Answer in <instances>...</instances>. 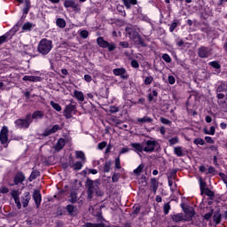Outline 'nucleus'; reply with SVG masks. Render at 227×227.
<instances>
[{
  "instance_id": "obj_1",
  "label": "nucleus",
  "mask_w": 227,
  "mask_h": 227,
  "mask_svg": "<svg viewBox=\"0 0 227 227\" xmlns=\"http://www.w3.org/2000/svg\"><path fill=\"white\" fill-rule=\"evenodd\" d=\"M37 51L43 56H47L52 51V41L48 39H42L39 42Z\"/></svg>"
},
{
  "instance_id": "obj_2",
  "label": "nucleus",
  "mask_w": 227,
  "mask_h": 227,
  "mask_svg": "<svg viewBox=\"0 0 227 227\" xmlns=\"http://www.w3.org/2000/svg\"><path fill=\"white\" fill-rule=\"evenodd\" d=\"M86 185L88 187V198L91 200L93 198V193L98 194V181H93L91 179H88L86 182Z\"/></svg>"
},
{
  "instance_id": "obj_3",
  "label": "nucleus",
  "mask_w": 227,
  "mask_h": 227,
  "mask_svg": "<svg viewBox=\"0 0 227 227\" xmlns=\"http://www.w3.org/2000/svg\"><path fill=\"white\" fill-rule=\"evenodd\" d=\"M97 42L99 47H102L103 49H108L110 51H113L114 49H116V44L114 43H108L107 41L104 40V37H98Z\"/></svg>"
},
{
  "instance_id": "obj_4",
  "label": "nucleus",
  "mask_w": 227,
  "mask_h": 227,
  "mask_svg": "<svg viewBox=\"0 0 227 227\" xmlns=\"http://www.w3.org/2000/svg\"><path fill=\"white\" fill-rule=\"evenodd\" d=\"M31 123H33L31 115L27 116L26 119H19L15 121V125H17L19 129H27Z\"/></svg>"
},
{
  "instance_id": "obj_5",
  "label": "nucleus",
  "mask_w": 227,
  "mask_h": 227,
  "mask_svg": "<svg viewBox=\"0 0 227 227\" xmlns=\"http://www.w3.org/2000/svg\"><path fill=\"white\" fill-rule=\"evenodd\" d=\"M217 97L218 98H225V104H227V84L223 83L217 88Z\"/></svg>"
},
{
  "instance_id": "obj_6",
  "label": "nucleus",
  "mask_w": 227,
  "mask_h": 227,
  "mask_svg": "<svg viewBox=\"0 0 227 227\" xmlns=\"http://www.w3.org/2000/svg\"><path fill=\"white\" fill-rule=\"evenodd\" d=\"M11 195H12V198H13L14 200L17 208L20 210L22 208V204L20 203V198L19 197L20 196V192L19 190H13L11 192Z\"/></svg>"
},
{
  "instance_id": "obj_7",
  "label": "nucleus",
  "mask_w": 227,
  "mask_h": 227,
  "mask_svg": "<svg viewBox=\"0 0 227 227\" xmlns=\"http://www.w3.org/2000/svg\"><path fill=\"white\" fill-rule=\"evenodd\" d=\"M200 58H210L212 56V49L207 47H200L199 49Z\"/></svg>"
},
{
  "instance_id": "obj_8",
  "label": "nucleus",
  "mask_w": 227,
  "mask_h": 227,
  "mask_svg": "<svg viewBox=\"0 0 227 227\" xmlns=\"http://www.w3.org/2000/svg\"><path fill=\"white\" fill-rule=\"evenodd\" d=\"M0 141L2 145H6L8 143V128L4 127L0 132Z\"/></svg>"
},
{
  "instance_id": "obj_9",
  "label": "nucleus",
  "mask_w": 227,
  "mask_h": 227,
  "mask_svg": "<svg viewBox=\"0 0 227 227\" xmlns=\"http://www.w3.org/2000/svg\"><path fill=\"white\" fill-rule=\"evenodd\" d=\"M184 214H186L185 221H191V219H192V217H194V215L196 214L194 212V207H184Z\"/></svg>"
},
{
  "instance_id": "obj_10",
  "label": "nucleus",
  "mask_w": 227,
  "mask_h": 227,
  "mask_svg": "<svg viewBox=\"0 0 227 227\" xmlns=\"http://www.w3.org/2000/svg\"><path fill=\"white\" fill-rule=\"evenodd\" d=\"M64 6L65 8H72L73 10H80L79 4L74 0H66Z\"/></svg>"
},
{
  "instance_id": "obj_11",
  "label": "nucleus",
  "mask_w": 227,
  "mask_h": 227,
  "mask_svg": "<svg viewBox=\"0 0 227 227\" xmlns=\"http://www.w3.org/2000/svg\"><path fill=\"white\" fill-rule=\"evenodd\" d=\"M155 150V142L148 140L144 146V152H153Z\"/></svg>"
},
{
  "instance_id": "obj_12",
  "label": "nucleus",
  "mask_w": 227,
  "mask_h": 227,
  "mask_svg": "<svg viewBox=\"0 0 227 227\" xmlns=\"http://www.w3.org/2000/svg\"><path fill=\"white\" fill-rule=\"evenodd\" d=\"M33 198L35 201L36 207H40V203H42V195L40 194V191H34Z\"/></svg>"
},
{
  "instance_id": "obj_13",
  "label": "nucleus",
  "mask_w": 227,
  "mask_h": 227,
  "mask_svg": "<svg viewBox=\"0 0 227 227\" xmlns=\"http://www.w3.org/2000/svg\"><path fill=\"white\" fill-rule=\"evenodd\" d=\"M72 114H74V106H67L64 111V116L67 119H70Z\"/></svg>"
},
{
  "instance_id": "obj_14",
  "label": "nucleus",
  "mask_w": 227,
  "mask_h": 227,
  "mask_svg": "<svg viewBox=\"0 0 227 227\" xmlns=\"http://www.w3.org/2000/svg\"><path fill=\"white\" fill-rule=\"evenodd\" d=\"M25 176H24V174H22V173H18L17 175H16V176L14 177V184H16V185H19V184H22L23 182H24V180H25Z\"/></svg>"
},
{
  "instance_id": "obj_15",
  "label": "nucleus",
  "mask_w": 227,
  "mask_h": 227,
  "mask_svg": "<svg viewBox=\"0 0 227 227\" xmlns=\"http://www.w3.org/2000/svg\"><path fill=\"white\" fill-rule=\"evenodd\" d=\"M31 118L32 120H35V121H38V120H42L43 118V112L37 110L33 113Z\"/></svg>"
},
{
  "instance_id": "obj_16",
  "label": "nucleus",
  "mask_w": 227,
  "mask_h": 227,
  "mask_svg": "<svg viewBox=\"0 0 227 227\" xmlns=\"http://www.w3.org/2000/svg\"><path fill=\"white\" fill-rule=\"evenodd\" d=\"M29 200H31V197L29 196V192H25L24 196L22 197V200H21V203L24 207H26L29 205Z\"/></svg>"
},
{
  "instance_id": "obj_17",
  "label": "nucleus",
  "mask_w": 227,
  "mask_h": 227,
  "mask_svg": "<svg viewBox=\"0 0 227 227\" xmlns=\"http://www.w3.org/2000/svg\"><path fill=\"white\" fill-rule=\"evenodd\" d=\"M59 129V125H54L51 129H46L43 133V136H51V134H54L58 132Z\"/></svg>"
},
{
  "instance_id": "obj_18",
  "label": "nucleus",
  "mask_w": 227,
  "mask_h": 227,
  "mask_svg": "<svg viewBox=\"0 0 227 227\" xmlns=\"http://www.w3.org/2000/svg\"><path fill=\"white\" fill-rule=\"evenodd\" d=\"M74 95L75 98L79 100V102H84V94L82 93V91L74 90Z\"/></svg>"
},
{
  "instance_id": "obj_19",
  "label": "nucleus",
  "mask_w": 227,
  "mask_h": 227,
  "mask_svg": "<svg viewBox=\"0 0 227 227\" xmlns=\"http://www.w3.org/2000/svg\"><path fill=\"white\" fill-rule=\"evenodd\" d=\"M23 81H30V82H40V77L26 75L23 77Z\"/></svg>"
},
{
  "instance_id": "obj_20",
  "label": "nucleus",
  "mask_w": 227,
  "mask_h": 227,
  "mask_svg": "<svg viewBox=\"0 0 227 227\" xmlns=\"http://www.w3.org/2000/svg\"><path fill=\"white\" fill-rule=\"evenodd\" d=\"M137 121H138V123H152L153 119L148 116H145L143 118L137 119Z\"/></svg>"
},
{
  "instance_id": "obj_21",
  "label": "nucleus",
  "mask_w": 227,
  "mask_h": 227,
  "mask_svg": "<svg viewBox=\"0 0 227 227\" xmlns=\"http://www.w3.org/2000/svg\"><path fill=\"white\" fill-rule=\"evenodd\" d=\"M65 146V139L60 138L59 139L57 145H55V150L59 151Z\"/></svg>"
},
{
  "instance_id": "obj_22",
  "label": "nucleus",
  "mask_w": 227,
  "mask_h": 227,
  "mask_svg": "<svg viewBox=\"0 0 227 227\" xmlns=\"http://www.w3.org/2000/svg\"><path fill=\"white\" fill-rule=\"evenodd\" d=\"M143 169H145V165L140 164L136 169L133 170V173L137 176H139V175H141V173H143Z\"/></svg>"
},
{
  "instance_id": "obj_23",
  "label": "nucleus",
  "mask_w": 227,
  "mask_h": 227,
  "mask_svg": "<svg viewBox=\"0 0 227 227\" xmlns=\"http://www.w3.org/2000/svg\"><path fill=\"white\" fill-rule=\"evenodd\" d=\"M132 148L136 150V152H143L145 151V147L141 145V144L133 143L131 144Z\"/></svg>"
},
{
  "instance_id": "obj_24",
  "label": "nucleus",
  "mask_w": 227,
  "mask_h": 227,
  "mask_svg": "<svg viewBox=\"0 0 227 227\" xmlns=\"http://www.w3.org/2000/svg\"><path fill=\"white\" fill-rule=\"evenodd\" d=\"M114 74L115 75H121L123 77V75H125V68H115L113 70Z\"/></svg>"
},
{
  "instance_id": "obj_25",
  "label": "nucleus",
  "mask_w": 227,
  "mask_h": 227,
  "mask_svg": "<svg viewBox=\"0 0 227 227\" xmlns=\"http://www.w3.org/2000/svg\"><path fill=\"white\" fill-rule=\"evenodd\" d=\"M151 187L153 192H157V189L159 188V182H157V179H152Z\"/></svg>"
},
{
  "instance_id": "obj_26",
  "label": "nucleus",
  "mask_w": 227,
  "mask_h": 227,
  "mask_svg": "<svg viewBox=\"0 0 227 227\" xmlns=\"http://www.w3.org/2000/svg\"><path fill=\"white\" fill-rule=\"evenodd\" d=\"M172 220L175 221V223H180V221H184V215L182 214H176L172 216Z\"/></svg>"
},
{
  "instance_id": "obj_27",
  "label": "nucleus",
  "mask_w": 227,
  "mask_h": 227,
  "mask_svg": "<svg viewBox=\"0 0 227 227\" xmlns=\"http://www.w3.org/2000/svg\"><path fill=\"white\" fill-rule=\"evenodd\" d=\"M76 159H80L81 160H86V155L82 151L75 152Z\"/></svg>"
},
{
  "instance_id": "obj_28",
  "label": "nucleus",
  "mask_w": 227,
  "mask_h": 227,
  "mask_svg": "<svg viewBox=\"0 0 227 227\" xmlns=\"http://www.w3.org/2000/svg\"><path fill=\"white\" fill-rule=\"evenodd\" d=\"M124 5L126 6V8H130V4H136V3H137V0H122Z\"/></svg>"
},
{
  "instance_id": "obj_29",
  "label": "nucleus",
  "mask_w": 227,
  "mask_h": 227,
  "mask_svg": "<svg viewBox=\"0 0 227 227\" xmlns=\"http://www.w3.org/2000/svg\"><path fill=\"white\" fill-rule=\"evenodd\" d=\"M200 191L201 193L205 192V191H208V188H207V184L202 179L200 180Z\"/></svg>"
},
{
  "instance_id": "obj_30",
  "label": "nucleus",
  "mask_w": 227,
  "mask_h": 227,
  "mask_svg": "<svg viewBox=\"0 0 227 227\" xmlns=\"http://www.w3.org/2000/svg\"><path fill=\"white\" fill-rule=\"evenodd\" d=\"M51 107H53V109H55V111H58L59 113L61 111V106H59V104L54 102V101H51L50 102Z\"/></svg>"
},
{
  "instance_id": "obj_31",
  "label": "nucleus",
  "mask_w": 227,
  "mask_h": 227,
  "mask_svg": "<svg viewBox=\"0 0 227 227\" xmlns=\"http://www.w3.org/2000/svg\"><path fill=\"white\" fill-rule=\"evenodd\" d=\"M85 227H107V226H106V224H104V223H85Z\"/></svg>"
},
{
  "instance_id": "obj_32",
  "label": "nucleus",
  "mask_w": 227,
  "mask_h": 227,
  "mask_svg": "<svg viewBox=\"0 0 227 227\" xmlns=\"http://www.w3.org/2000/svg\"><path fill=\"white\" fill-rule=\"evenodd\" d=\"M72 168L75 170V171H79L80 169H82V163L81 161H77L76 163H74Z\"/></svg>"
},
{
  "instance_id": "obj_33",
  "label": "nucleus",
  "mask_w": 227,
  "mask_h": 227,
  "mask_svg": "<svg viewBox=\"0 0 227 227\" xmlns=\"http://www.w3.org/2000/svg\"><path fill=\"white\" fill-rule=\"evenodd\" d=\"M213 221L216 223L219 224L221 223V215L219 213H215L213 216Z\"/></svg>"
},
{
  "instance_id": "obj_34",
  "label": "nucleus",
  "mask_w": 227,
  "mask_h": 227,
  "mask_svg": "<svg viewBox=\"0 0 227 227\" xmlns=\"http://www.w3.org/2000/svg\"><path fill=\"white\" fill-rule=\"evenodd\" d=\"M174 152L177 157H182L184 155V151H182V147H175Z\"/></svg>"
},
{
  "instance_id": "obj_35",
  "label": "nucleus",
  "mask_w": 227,
  "mask_h": 227,
  "mask_svg": "<svg viewBox=\"0 0 227 227\" xmlns=\"http://www.w3.org/2000/svg\"><path fill=\"white\" fill-rule=\"evenodd\" d=\"M57 26L59 27H65V26H67V22L63 19H58L57 20Z\"/></svg>"
},
{
  "instance_id": "obj_36",
  "label": "nucleus",
  "mask_w": 227,
  "mask_h": 227,
  "mask_svg": "<svg viewBox=\"0 0 227 227\" xmlns=\"http://www.w3.org/2000/svg\"><path fill=\"white\" fill-rule=\"evenodd\" d=\"M104 171L105 173H109V171H111V161H108L105 164Z\"/></svg>"
},
{
  "instance_id": "obj_37",
  "label": "nucleus",
  "mask_w": 227,
  "mask_h": 227,
  "mask_svg": "<svg viewBox=\"0 0 227 227\" xmlns=\"http://www.w3.org/2000/svg\"><path fill=\"white\" fill-rule=\"evenodd\" d=\"M193 143L194 145H200V146H203V145H205V140H203V138H197Z\"/></svg>"
},
{
  "instance_id": "obj_38",
  "label": "nucleus",
  "mask_w": 227,
  "mask_h": 227,
  "mask_svg": "<svg viewBox=\"0 0 227 227\" xmlns=\"http://www.w3.org/2000/svg\"><path fill=\"white\" fill-rule=\"evenodd\" d=\"M209 65L213 67V68H216V70H219V68H221V65H219V62L217 61L210 62Z\"/></svg>"
},
{
  "instance_id": "obj_39",
  "label": "nucleus",
  "mask_w": 227,
  "mask_h": 227,
  "mask_svg": "<svg viewBox=\"0 0 227 227\" xmlns=\"http://www.w3.org/2000/svg\"><path fill=\"white\" fill-rule=\"evenodd\" d=\"M160 121H161V123H163V125H171V121H169L164 117H160Z\"/></svg>"
},
{
  "instance_id": "obj_40",
  "label": "nucleus",
  "mask_w": 227,
  "mask_h": 227,
  "mask_svg": "<svg viewBox=\"0 0 227 227\" xmlns=\"http://www.w3.org/2000/svg\"><path fill=\"white\" fill-rule=\"evenodd\" d=\"M10 192V190L6 186H2L0 188V194H8Z\"/></svg>"
},
{
  "instance_id": "obj_41",
  "label": "nucleus",
  "mask_w": 227,
  "mask_h": 227,
  "mask_svg": "<svg viewBox=\"0 0 227 227\" xmlns=\"http://www.w3.org/2000/svg\"><path fill=\"white\" fill-rule=\"evenodd\" d=\"M158 93L156 92V90H153V93H150L148 95V99L149 102H152L153 100V97H157Z\"/></svg>"
},
{
  "instance_id": "obj_42",
  "label": "nucleus",
  "mask_w": 227,
  "mask_h": 227,
  "mask_svg": "<svg viewBox=\"0 0 227 227\" xmlns=\"http://www.w3.org/2000/svg\"><path fill=\"white\" fill-rule=\"evenodd\" d=\"M168 143H169V145H171V146H173V145H177V143H178V137H173V138H170L169 140H168Z\"/></svg>"
},
{
  "instance_id": "obj_43",
  "label": "nucleus",
  "mask_w": 227,
  "mask_h": 227,
  "mask_svg": "<svg viewBox=\"0 0 227 227\" xmlns=\"http://www.w3.org/2000/svg\"><path fill=\"white\" fill-rule=\"evenodd\" d=\"M206 134H208L209 136H214L215 134V128L214 126H211L208 131H206Z\"/></svg>"
},
{
  "instance_id": "obj_44",
  "label": "nucleus",
  "mask_w": 227,
  "mask_h": 227,
  "mask_svg": "<svg viewBox=\"0 0 227 227\" xmlns=\"http://www.w3.org/2000/svg\"><path fill=\"white\" fill-rule=\"evenodd\" d=\"M162 59L166 61V63H171V57L168 54L162 55Z\"/></svg>"
},
{
  "instance_id": "obj_45",
  "label": "nucleus",
  "mask_w": 227,
  "mask_h": 227,
  "mask_svg": "<svg viewBox=\"0 0 227 227\" xmlns=\"http://www.w3.org/2000/svg\"><path fill=\"white\" fill-rule=\"evenodd\" d=\"M164 214L168 215L169 214V210H171V206H169V204H165L164 205Z\"/></svg>"
},
{
  "instance_id": "obj_46",
  "label": "nucleus",
  "mask_w": 227,
  "mask_h": 227,
  "mask_svg": "<svg viewBox=\"0 0 227 227\" xmlns=\"http://www.w3.org/2000/svg\"><path fill=\"white\" fill-rule=\"evenodd\" d=\"M31 27H33V25H32L31 23H29V22L25 23V24L23 25V29H24L25 31H27V30L31 29Z\"/></svg>"
},
{
  "instance_id": "obj_47",
  "label": "nucleus",
  "mask_w": 227,
  "mask_h": 227,
  "mask_svg": "<svg viewBox=\"0 0 227 227\" xmlns=\"http://www.w3.org/2000/svg\"><path fill=\"white\" fill-rule=\"evenodd\" d=\"M153 82V77L152 76H147L145 80V84L148 85V84H152V82Z\"/></svg>"
},
{
  "instance_id": "obj_48",
  "label": "nucleus",
  "mask_w": 227,
  "mask_h": 227,
  "mask_svg": "<svg viewBox=\"0 0 227 227\" xmlns=\"http://www.w3.org/2000/svg\"><path fill=\"white\" fill-rule=\"evenodd\" d=\"M80 35L82 36V38H87L90 35V33H88V30H82L80 32Z\"/></svg>"
},
{
  "instance_id": "obj_49",
  "label": "nucleus",
  "mask_w": 227,
  "mask_h": 227,
  "mask_svg": "<svg viewBox=\"0 0 227 227\" xmlns=\"http://www.w3.org/2000/svg\"><path fill=\"white\" fill-rule=\"evenodd\" d=\"M115 168H116V169H121V162H120V157L115 159Z\"/></svg>"
},
{
  "instance_id": "obj_50",
  "label": "nucleus",
  "mask_w": 227,
  "mask_h": 227,
  "mask_svg": "<svg viewBox=\"0 0 227 227\" xmlns=\"http://www.w3.org/2000/svg\"><path fill=\"white\" fill-rule=\"evenodd\" d=\"M214 214V209H211L209 213H207L204 215V219H206L207 221H208V219H210V217H212V215Z\"/></svg>"
},
{
  "instance_id": "obj_51",
  "label": "nucleus",
  "mask_w": 227,
  "mask_h": 227,
  "mask_svg": "<svg viewBox=\"0 0 227 227\" xmlns=\"http://www.w3.org/2000/svg\"><path fill=\"white\" fill-rule=\"evenodd\" d=\"M106 146H107V142H101L98 144V148L99 150H104V148H106Z\"/></svg>"
},
{
  "instance_id": "obj_52",
  "label": "nucleus",
  "mask_w": 227,
  "mask_h": 227,
  "mask_svg": "<svg viewBox=\"0 0 227 227\" xmlns=\"http://www.w3.org/2000/svg\"><path fill=\"white\" fill-rule=\"evenodd\" d=\"M6 38H8V34H5V35L0 36V45L6 42Z\"/></svg>"
},
{
  "instance_id": "obj_53",
  "label": "nucleus",
  "mask_w": 227,
  "mask_h": 227,
  "mask_svg": "<svg viewBox=\"0 0 227 227\" xmlns=\"http://www.w3.org/2000/svg\"><path fill=\"white\" fill-rule=\"evenodd\" d=\"M129 152H130V149H129V147H123V148L120 151V155H122V153H129Z\"/></svg>"
},
{
  "instance_id": "obj_54",
  "label": "nucleus",
  "mask_w": 227,
  "mask_h": 227,
  "mask_svg": "<svg viewBox=\"0 0 227 227\" xmlns=\"http://www.w3.org/2000/svg\"><path fill=\"white\" fill-rule=\"evenodd\" d=\"M18 30H19V26L16 25L9 33L10 35H15V33H17Z\"/></svg>"
},
{
  "instance_id": "obj_55",
  "label": "nucleus",
  "mask_w": 227,
  "mask_h": 227,
  "mask_svg": "<svg viewBox=\"0 0 227 227\" xmlns=\"http://www.w3.org/2000/svg\"><path fill=\"white\" fill-rule=\"evenodd\" d=\"M74 210H75V207H74V206L72 205L67 206V212H69V214H74Z\"/></svg>"
},
{
  "instance_id": "obj_56",
  "label": "nucleus",
  "mask_w": 227,
  "mask_h": 227,
  "mask_svg": "<svg viewBox=\"0 0 227 227\" xmlns=\"http://www.w3.org/2000/svg\"><path fill=\"white\" fill-rule=\"evenodd\" d=\"M176 22H174V23H172L171 24V26H170V27H169V31H170V33H173L174 31H175V29H176Z\"/></svg>"
},
{
  "instance_id": "obj_57",
  "label": "nucleus",
  "mask_w": 227,
  "mask_h": 227,
  "mask_svg": "<svg viewBox=\"0 0 227 227\" xmlns=\"http://www.w3.org/2000/svg\"><path fill=\"white\" fill-rule=\"evenodd\" d=\"M84 81H86V82H91V81H92L91 75L85 74L84 75Z\"/></svg>"
},
{
  "instance_id": "obj_58",
  "label": "nucleus",
  "mask_w": 227,
  "mask_h": 227,
  "mask_svg": "<svg viewBox=\"0 0 227 227\" xmlns=\"http://www.w3.org/2000/svg\"><path fill=\"white\" fill-rule=\"evenodd\" d=\"M131 67H133V68H139V63H137V60H132Z\"/></svg>"
},
{
  "instance_id": "obj_59",
  "label": "nucleus",
  "mask_w": 227,
  "mask_h": 227,
  "mask_svg": "<svg viewBox=\"0 0 227 227\" xmlns=\"http://www.w3.org/2000/svg\"><path fill=\"white\" fill-rule=\"evenodd\" d=\"M168 82H169L170 84H175V82H176L175 76L169 75V76H168Z\"/></svg>"
},
{
  "instance_id": "obj_60",
  "label": "nucleus",
  "mask_w": 227,
  "mask_h": 227,
  "mask_svg": "<svg viewBox=\"0 0 227 227\" xmlns=\"http://www.w3.org/2000/svg\"><path fill=\"white\" fill-rule=\"evenodd\" d=\"M71 201L73 203H75V201H77V195L75 193L71 194Z\"/></svg>"
},
{
  "instance_id": "obj_61",
  "label": "nucleus",
  "mask_w": 227,
  "mask_h": 227,
  "mask_svg": "<svg viewBox=\"0 0 227 227\" xmlns=\"http://www.w3.org/2000/svg\"><path fill=\"white\" fill-rule=\"evenodd\" d=\"M120 45H121V47H122L123 49L129 48V43H127V42H121V43H120Z\"/></svg>"
},
{
  "instance_id": "obj_62",
  "label": "nucleus",
  "mask_w": 227,
  "mask_h": 227,
  "mask_svg": "<svg viewBox=\"0 0 227 227\" xmlns=\"http://www.w3.org/2000/svg\"><path fill=\"white\" fill-rule=\"evenodd\" d=\"M109 111H110V113H118V107H116V106H110Z\"/></svg>"
},
{
  "instance_id": "obj_63",
  "label": "nucleus",
  "mask_w": 227,
  "mask_h": 227,
  "mask_svg": "<svg viewBox=\"0 0 227 227\" xmlns=\"http://www.w3.org/2000/svg\"><path fill=\"white\" fill-rule=\"evenodd\" d=\"M37 175H38V172H32V174L30 176V181L35 180V178H36Z\"/></svg>"
},
{
  "instance_id": "obj_64",
  "label": "nucleus",
  "mask_w": 227,
  "mask_h": 227,
  "mask_svg": "<svg viewBox=\"0 0 227 227\" xmlns=\"http://www.w3.org/2000/svg\"><path fill=\"white\" fill-rule=\"evenodd\" d=\"M205 121L207 123H212V117H210V115H207Z\"/></svg>"
}]
</instances>
